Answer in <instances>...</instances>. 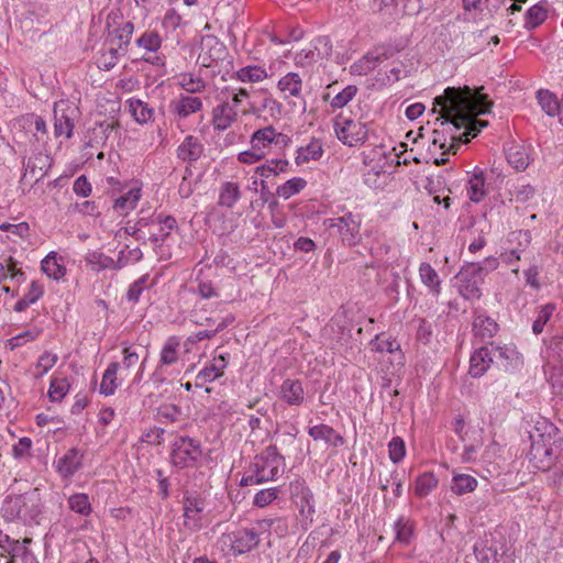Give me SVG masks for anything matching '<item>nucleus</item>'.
Masks as SVG:
<instances>
[{
  "label": "nucleus",
  "mask_w": 563,
  "mask_h": 563,
  "mask_svg": "<svg viewBox=\"0 0 563 563\" xmlns=\"http://www.w3.org/2000/svg\"><path fill=\"white\" fill-rule=\"evenodd\" d=\"M455 278L459 283V294L463 298L466 300L481 298V285L484 282V277L478 273V268L468 263L461 268Z\"/></svg>",
  "instance_id": "nucleus-8"
},
{
  "label": "nucleus",
  "mask_w": 563,
  "mask_h": 563,
  "mask_svg": "<svg viewBox=\"0 0 563 563\" xmlns=\"http://www.w3.org/2000/svg\"><path fill=\"white\" fill-rule=\"evenodd\" d=\"M433 104L434 112L437 107L440 108V117L435 119V123L440 122L441 125L450 123L455 130L465 128V142L468 141L470 135L476 136L482 128L487 125L486 121L475 118L487 113L492 107L486 95L475 91L468 86L448 87L443 95L434 98Z\"/></svg>",
  "instance_id": "nucleus-1"
},
{
  "label": "nucleus",
  "mask_w": 563,
  "mask_h": 563,
  "mask_svg": "<svg viewBox=\"0 0 563 563\" xmlns=\"http://www.w3.org/2000/svg\"><path fill=\"white\" fill-rule=\"evenodd\" d=\"M148 276L143 275L137 280H135L126 292V298L129 301L137 302L140 299L141 294L143 292L145 288V283L147 280Z\"/></svg>",
  "instance_id": "nucleus-62"
},
{
  "label": "nucleus",
  "mask_w": 563,
  "mask_h": 563,
  "mask_svg": "<svg viewBox=\"0 0 563 563\" xmlns=\"http://www.w3.org/2000/svg\"><path fill=\"white\" fill-rule=\"evenodd\" d=\"M58 361V356L52 352H44L37 360L36 368L40 369L36 376L46 374Z\"/></svg>",
  "instance_id": "nucleus-57"
},
{
  "label": "nucleus",
  "mask_w": 563,
  "mask_h": 563,
  "mask_svg": "<svg viewBox=\"0 0 563 563\" xmlns=\"http://www.w3.org/2000/svg\"><path fill=\"white\" fill-rule=\"evenodd\" d=\"M279 398L289 406H301L305 401V390L299 379L287 378L279 389Z\"/></svg>",
  "instance_id": "nucleus-16"
},
{
  "label": "nucleus",
  "mask_w": 563,
  "mask_h": 563,
  "mask_svg": "<svg viewBox=\"0 0 563 563\" xmlns=\"http://www.w3.org/2000/svg\"><path fill=\"white\" fill-rule=\"evenodd\" d=\"M43 286L35 280L32 282L27 292L15 303L14 311H24L29 306L35 303L43 296Z\"/></svg>",
  "instance_id": "nucleus-36"
},
{
  "label": "nucleus",
  "mask_w": 563,
  "mask_h": 563,
  "mask_svg": "<svg viewBox=\"0 0 563 563\" xmlns=\"http://www.w3.org/2000/svg\"><path fill=\"white\" fill-rule=\"evenodd\" d=\"M334 131L338 139L347 146L363 144L368 136L366 123L353 120L343 113L334 118Z\"/></svg>",
  "instance_id": "nucleus-5"
},
{
  "label": "nucleus",
  "mask_w": 563,
  "mask_h": 563,
  "mask_svg": "<svg viewBox=\"0 0 563 563\" xmlns=\"http://www.w3.org/2000/svg\"><path fill=\"white\" fill-rule=\"evenodd\" d=\"M468 197L474 202H479L486 195L483 173L474 174L468 180Z\"/></svg>",
  "instance_id": "nucleus-43"
},
{
  "label": "nucleus",
  "mask_w": 563,
  "mask_h": 563,
  "mask_svg": "<svg viewBox=\"0 0 563 563\" xmlns=\"http://www.w3.org/2000/svg\"><path fill=\"white\" fill-rule=\"evenodd\" d=\"M278 89L284 99L295 97L301 99L302 110H306V101L301 98L302 80L299 74L288 73L278 81Z\"/></svg>",
  "instance_id": "nucleus-17"
},
{
  "label": "nucleus",
  "mask_w": 563,
  "mask_h": 563,
  "mask_svg": "<svg viewBox=\"0 0 563 563\" xmlns=\"http://www.w3.org/2000/svg\"><path fill=\"white\" fill-rule=\"evenodd\" d=\"M202 101L199 97L192 95H180L169 104L170 111L181 119L188 118L190 114L200 111Z\"/></svg>",
  "instance_id": "nucleus-14"
},
{
  "label": "nucleus",
  "mask_w": 563,
  "mask_h": 563,
  "mask_svg": "<svg viewBox=\"0 0 563 563\" xmlns=\"http://www.w3.org/2000/svg\"><path fill=\"white\" fill-rule=\"evenodd\" d=\"M179 339L169 336L161 351V365H172L178 361Z\"/></svg>",
  "instance_id": "nucleus-39"
},
{
  "label": "nucleus",
  "mask_w": 563,
  "mask_h": 563,
  "mask_svg": "<svg viewBox=\"0 0 563 563\" xmlns=\"http://www.w3.org/2000/svg\"><path fill=\"white\" fill-rule=\"evenodd\" d=\"M202 455L199 442L189 437H179L175 440L172 451V463L179 467H188Z\"/></svg>",
  "instance_id": "nucleus-7"
},
{
  "label": "nucleus",
  "mask_w": 563,
  "mask_h": 563,
  "mask_svg": "<svg viewBox=\"0 0 563 563\" xmlns=\"http://www.w3.org/2000/svg\"><path fill=\"white\" fill-rule=\"evenodd\" d=\"M489 352L488 346H482L473 353L470 365V374L473 377H481L493 364Z\"/></svg>",
  "instance_id": "nucleus-22"
},
{
  "label": "nucleus",
  "mask_w": 563,
  "mask_h": 563,
  "mask_svg": "<svg viewBox=\"0 0 563 563\" xmlns=\"http://www.w3.org/2000/svg\"><path fill=\"white\" fill-rule=\"evenodd\" d=\"M267 76V71L257 65L242 67L235 74V77L242 82H258Z\"/></svg>",
  "instance_id": "nucleus-38"
},
{
  "label": "nucleus",
  "mask_w": 563,
  "mask_h": 563,
  "mask_svg": "<svg viewBox=\"0 0 563 563\" xmlns=\"http://www.w3.org/2000/svg\"><path fill=\"white\" fill-rule=\"evenodd\" d=\"M318 58H328L332 52V43L328 36H319L312 41Z\"/></svg>",
  "instance_id": "nucleus-60"
},
{
  "label": "nucleus",
  "mask_w": 563,
  "mask_h": 563,
  "mask_svg": "<svg viewBox=\"0 0 563 563\" xmlns=\"http://www.w3.org/2000/svg\"><path fill=\"white\" fill-rule=\"evenodd\" d=\"M398 349L399 344L395 340L382 339L380 336H376L375 342H373V350H376L378 352L393 353Z\"/></svg>",
  "instance_id": "nucleus-63"
},
{
  "label": "nucleus",
  "mask_w": 563,
  "mask_h": 563,
  "mask_svg": "<svg viewBox=\"0 0 563 563\" xmlns=\"http://www.w3.org/2000/svg\"><path fill=\"white\" fill-rule=\"evenodd\" d=\"M477 487V479L472 475L457 474L452 481V490L457 495H463L475 490Z\"/></svg>",
  "instance_id": "nucleus-41"
},
{
  "label": "nucleus",
  "mask_w": 563,
  "mask_h": 563,
  "mask_svg": "<svg viewBox=\"0 0 563 563\" xmlns=\"http://www.w3.org/2000/svg\"><path fill=\"white\" fill-rule=\"evenodd\" d=\"M290 490L291 495L296 498L300 514L311 523L316 512L314 498L311 489L303 479H296L290 483Z\"/></svg>",
  "instance_id": "nucleus-9"
},
{
  "label": "nucleus",
  "mask_w": 563,
  "mask_h": 563,
  "mask_svg": "<svg viewBox=\"0 0 563 563\" xmlns=\"http://www.w3.org/2000/svg\"><path fill=\"white\" fill-rule=\"evenodd\" d=\"M241 198V190L236 183L227 181L221 186L219 195V206L233 208Z\"/></svg>",
  "instance_id": "nucleus-32"
},
{
  "label": "nucleus",
  "mask_w": 563,
  "mask_h": 563,
  "mask_svg": "<svg viewBox=\"0 0 563 563\" xmlns=\"http://www.w3.org/2000/svg\"><path fill=\"white\" fill-rule=\"evenodd\" d=\"M234 321L233 316H228L222 318L221 321L218 322L217 327L213 330H203L199 331L190 336H188L185 341V346H187V351H189V345L196 344L205 339L213 338L218 332L224 330L231 322Z\"/></svg>",
  "instance_id": "nucleus-33"
},
{
  "label": "nucleus",
  "mask_w": 563,
  "mask_h": 563,
  "mask_svg": "<svg viewBox=\"0 0 563 563\" xmlns=\"http://www.w3.org/2000/svg\"><path fill=\"white\" fill-rule=\"evenodd\" d=\"M128 103L129 111L137 123L145 124L153 119L154 109L144 101L131 98Z\"/></svg>",
  "instance_id": "nucleus-30"
},
{
  "label": "nucleus",
  "mask_w": 563,
  "mask_h": 563,
  "mask_svg": "<svg viewBox=\"0 0 563 563\" xmlns=\"http://www.w3.org/2000/svg\"><path fill=\"white\" fill-rule=\"evenodd\" d=\"M284 466V456L279 454L276 445H268L257 454L250 464L246 474L241 478V486L258 485L274 481Z\"/></svg>",
  "instance_id": "nucleus-2"
},
{
  "label": "nucleus",
  "mask_w": 563,
  "mask_h": 563,
  "mask_svg": "<svg viewBox=\"0 0 563 563\" xmlns=\"http://www.w3.org/2000/svg\"><path fill=\"white\" fill-rule=\"evenodd\" d=\"M439 484L438 478L431 472H426L419 475L415 481V494L423 498L428 496Z\"/></svg>",
  "instance_id": "nucleus-35"
},
{
  "label": "nucleus",
  "mask_w": 563,
  "mask_h": 563,
  "mask_svg": "<svg viewBox=\"0 0 563 563\" xmlns=\"http://www.w3.org/2000/svg\"><path fill=\"white\" fill-rule=\"evenodd\" d=\"M278 487L262 489L254 496L253 503L255 506L263 508L272 504L278 497Z\"/></svg>",
  "instance_id": "nucleus-55"
},
{
  "label": "nucleus",
  "mask_w": 563,
  "mask_h": 563,
  "mask_svg": "<svg viewBox=\"0 0 563 563\" xmlns=\"http://www.w3.org/2000/svg\"><path fill=\"white\" fill-rule=\"evenodd\" d=\"M260 538L253 529H243L234 534L232 548L235 552L243 554L257 547Z\"/></svg>",
  "instance_id": "nucleus-21"
},
{
  "label": "nucleus",
  "mask_w": 563,
  "mask_h": 563,
  "mask_svg": "<svg viewBox=\"0 0 563 563\" xmlns=\"http://www.w3.org/2000/svg\"><path fill=\"white\" fill-rule=\"evenodd\" d=\"M81 466V454L77 449L68 450L57 462V471L63 477H71Z\"/></svg>",
  "instance_id": "nucleus-24"
},
{
  "label": "nucleus",
  "mask_w": 563,
  "mask_h": 563,
  "mask_svg": "<svg viewBox=\"0 0 563 563\" xmlns=\"http://www.w3.org/2000/svg\"><path fill=\"white\" fill-rule=\"evenodd\" d=\"M357 87L354 85L346 86L342 91L338 92L331 100L332 108L341 109L346 106L357 93Z\"/></svg>",
  "instance_id": "nucleus-47"
},
{
  "label": "nucleus",
  "mask_w": 563,
  "mask_h": 563,
  "mask_svg": "<svg viewBox=\"0 0 563 563\" xmlns=\"http://www.w3.org/2000/svg\"><path fill=\"white\" fill-rule=\"evenodd\" d=\"M51 167V158L45 154H37L35 157L30 158L26 165V169L32 174H35V169L38 168L41 174L40 177L46 174V170Z\"/></svg>",
  "instance_id": "nucleus-53"
},
{
  "label": "nucleus",
  "mask_w": 563,
  "mask_h": 563,
  "mask_svg": "<svg viewBox=\"0 0 563 563\" xmlns=\"http://www.w3.org/2000/svg\"><path fill=\"white\" fill-rule=\"evenodd\" d=\"M555 309L556 307L554 303H547L540 308L537 319L532 323V331L534 334L538 335L542 333L544 325L550 320Z\"/></svg>",
  "instance_id": "nucleus-46"
},
{
  "label": "nucleus",
  "mask_w": 563,
  "mask_h": 563,
  "mask_svg": "<svg viewBox=\"0 0 563 563\" xmlns=\"http://www.w3.org/2000/svg\"><path fill=\"white\" fill-rule=\"evenodd\" d=\"M180 86L188 92L187 95L200 92L206 88V82L201 77L192 74L181 75Z\"/></svg>",
  "instance_id": "nucleus-48"
},
{
  "label": "nucleus",
  "mask_w": 563,
  "mask_h": 563,
  "mask_svg": "<svg viewBox=\"0 0 563 563\" xmlns=\"http://www.w3.org/2000/svg\"><path fill=\"white\" fill-rule=\"evenodd\" d=\"M473 552L478 563H498L504 556L503 544L492 534L479 539L473 547Z\"/></svg>",
  "instance_id": "nucleus-10"
},
{
  "label": "nucleus",
  "mask_w": 563,
  "mask_h": 563,
  "mask_svg": "<svg viewBox=\"0 0 563 563\" xmlns=\"http://www.w3.org/2000/svg\"><path fill=\"white\" fill-rule=\"evenodd\" d=\"M488 350H490L489 354L493 358V363H496L498 366L507 368L515 360L518 358L517 351L512 345H495L490 343Z\"/></svg>",
  "instance_id": "nucleus-25"
},
{
  "label": "nucleus",
  "mask_w": 563,
  "mask_h": 563,
  "mask_svg": "<svg viewBox=\"0 0 563 563\" xmlns=\"http://www.w3.org/2000/svg\"><path fill=\"white\" fill-rule=\"evenodd\" d=\"M396 540L401 543H408L412 536L413 527L408 519L400 517L394 525Z\"/></svg>",
  "instance_id": "nucleus-49"
},
{
  "label": "nucleus",
  "mask_w": 563,
  "mask_h": 563,
  "mask_svg": "<svg viewBox=\"0 0 563 563\" xmlns=\"http://www.w3.org/2000/svg\"><path fill=\"white\" fill-rule=\"evenodd\" d=\"M68 506L73 511L81 516H88L92 510L89 497L87 494L84 493H77L71 495L68 498Z\"/></svg>",
  "instance_id": "nucleus-44"
},
{
  "label": "nucleus",
  "mask_w": 563,
  "mask_h": 563,
  "mask_svg": "<svg viewBox=\"0 0 563 563\" xmlns=\"http://www.w3.org/2000/svg\"><path fill=\"white\" fill-rule=\"evenodd\" d=\"M473 332L482 342L490 340L498 331V323L479 311L474 312Z\"/></svg>",
  "instance_id": "nucleus-15"
},
{
  "label": "nucleus",
  "mask_w": 563,
  "mask_h": 563,
  "mask_svg": "<svg viewBox=\"0 0 563 563\" xmlns=\"http://www.w3.org/2000/svg\"><path fill=\"white\" fill-rule=\"evenodd\" d=\"M290 143V137L277 132L272 125L258 129L251 136V148L239 154V161L253 164L264 158L274 148L283 150Z\"/></svg>",
  "instance_id": "nucleus-4"
},
{
  "label": "nucleus",
  "mask_w": 563,
  "mask_h": 563,
  "mask_svg": "<svg viewBox=\"0 0 563 563\" xmlns=\"http://www.w3.org/2000/svg\"><path fill=\"white\" fill-rule=\"evenodd\" d=\"M203 144L198 137L187 135L177 147V157L188 164L196 163L203 155Z\"/></svg>",
  "instance_id": "nucleus-13"
},
{
  "label": "nucleus",
  "mask_w": 563,
  "mask_h": 563,
  "mask_svg": "<svg viewBox=\"0 0 563 563\" xmlns=\"http://www.w3.org/2000/svg\"><path fill=\"white\" fill-rule=\"evenodd\" d=\"M156 221L159 224V230L165 238L169 235L172 230L177 228V221L172 216H157Z\"/></svg>",
  "instance_id": "nucleus-64"
},
{
  "label": "nucleus",
  "mask_w": 563,
  "mask_h": 563,
  "mask_svg": "<svg viewBox=\"0 0 563 563\" xmlns=\"http://www.w3.org/2000/svg\"><path fill=\"white\" fill-rule=\"evenodd\" d=\"M227 56V48L216 37L208 36L201 41V49L197 63L202 67H211Z\"/></svg>",
  "instance_id": "nucleus-11"
},
{
  "label": "nucleus",
  "mask_w": 563,
  "mask_h": 563,
  "mask_svg": "<svg viewBox=\"0 0 563 563\" xmlns=\"http://www.w3.org/2000/svg\"><path fill=\"white\" fill-rule=\"evenodd\" d=\"M0 549L2 550L1 555L7 553L10 556H15L20 554L21 544L18 540L12 541L9 536L2 534L0 531Z\"/></svg>",
  "instance_id": "nucleus-59"
},
{
  "label": "nucleus",
  "mask_w": 563,
  "mask_h": 563,
  "mask_svg": "<svg viewBox=\"0 0 563 563\" xmlns=\"http://www.w3.org/2000/svg\"><path fill=\"white\" fill-rule=\"evenodd\" d=\"M141 198V189L132 188L126 194L120 196L114 201V209L128 212L135 208L137 201Z\"/></svg>",
  "instance_id": "nucleus-42"
},
{
  "label": "nucleus",
  "mask_w": 563,
  "mask_h": 563,
  "mask_svg": "<svg viewBox=\"0 0 563 563\" xmlns=\"http://www.w3.org/2000/svg\"><path fill=\"white\" fill-rule=\"evenodd\" d=\"M549 16V2L541 0L530 7L525 14V29L532 31L545 22Z\"/></svg>",
  "instance_id": "nucleus-20"
},
{
  "label": "nucleus",
  "mask_w": 563,
  "mask_h": 563,
  "mask_svg": "<svg viewBox=\"0 0 563 563\" xmlns=\"http://www.w3.org/2000/svg\"><path fill=\"white\" fill-rule=\"evenodd\" d=\"M508 163L517 170H525L530 164V157L522 145H512L507 151Z\"/></svg>",
  "instance_id": "nucleus-34"
},
{
  "label": "nucleus",
  "mask_w": 563,
  "mask_h": 563,
  "mask_svg": "<svg viewBox=\"0 0 563 563\" xmlns=\"http://www.w3.org/2000/svg\"><path fill=\"white\" fill-rule=\"evenodd\" d=\"M389 459L393 463H399L406 455V445L400 437H395L388 443Z\"/></svg>",
  "instance_id": "nucleus-52"
},
{
  "label": "nucleus",
  "mask_w": 563,
  "mask_h": 563,
  "mask_svg": "<svg viewBox=\"0 0 563 563\" xmlns=\"http://www.w3.org/2000/svg\"><path fill=\"white\" fill-rule=\"evenodd\" d=\"M75 110L68 107L66 110H58L57 107L54 109V134L56 137L65 136L66 139H70L73 135V130L75 128L74 119L71 118V113Z\"/></svg>",
  "instance_id": "nucleus-18"
},
{
  "label": "nucleus",
  "mask_w": 563,
  "mask_h": 563,
  "mask_svg": "<svg viewBox=\"0 0 563 563\" xmlns=\"http://www.w3.org/2000/svg\"><path fill=\"white\" fill-rule=\"evenodd\" d=\"M309 435L314 440H323L327 443H331L333 445L342 444L343 438L335 432V430L328 424H318L309 428Z\"/></svg>",
  "instance_id": "nucleus-29"
},
{
  "label": "nucleus",
  "mask_w": 563,
  "mask_h": 563,
  "mask_svg": "<svg viewBox=\"0 0 563 563\" xmlns=\"http://www.w3.org/2000/svg\"><path fill=\"white\" fill-rule=\"evenodd\" d=\"M530 453L534 460H540L541 462L542 457H551L554 454L553 448L551 445L548 446L541 441H532Z\"/></svg>",
  "instance_id": "nucleus-61"
},
{
  "label": "nucleus",
  "mask_w": 563,
  "mask_h": 563,
  "mask_svg": "<svg viewBox=\"0 0 563 563\" xmlns=\"http://www.w3.org/2000/svg\"><path fill=\"white\" fill-rule=\"evenodd\" d=\"M161 36L155 31H147L136 41L140 47L147 49L148 52H156L161 47Z\"/></svg>",
  "instance_id": "nucleus-50"
},
{
  "label": "nucleus",
  "mask_w": 563,
  "mask_h": 563,
  "mask_svg": "<svg viewBox=\"0 0 563 563\" xmlns=\"http://www.w3.org/2000/svg\"><path fill=\"white\" fill-rule=\"evenodd\" d=\"M42 272L54 280H59L66 274V267L57 260L56 252H49L41 262Z\"/></svg>",
  "instance_id": "nucleus-28"
},
{
  "label": "nucleus",
  "mask_w": 563,
  "mask_h": 563,
  "mask_svg": "<svg viewBox=\"0 0 563 563\" xmlns=\"http://www.w3.org/2000/svg\"><path fill=\"white\" fill-rule=\"evenodd\" d=\"M221 373L219 372V368L217 366H213L212 364L206 366L202 368L196 376V386L199 387L205 383L213 382L214 379L219 378Z\"/></svg>",
  "instance_id": "nucleus-58"
},
{
  "label": "nucleus",
  "mask_w": 563,
  "mask_h": 563,
  "mask_svg": "<svg viewBox=\"0 0 563 563\" xmlns=\"http://www.w3.org/2000/svg\"><path fill=\"white\" fill-rule=\"evenodd\" d=\"M307 186L306 179L295 177L277 187L276 195L285 200L300 192Z\"/></svg>",
  "instance_id": "nucleus-40"
},
{
  "label": "nucleus",
  "mask_w": 563,
  "mask_h": 563,
  "mask_svg": "<svg viewBox=\"0 0 563 563\" xmlns=\"http://www.w3.org/2000/svg\"><path fill=\"white\" fill-rule=\"evenodd\" d=\"M362 218L360 214L346 212L341 217L327 219L324 225L329 230H335L343 244L349 246L356 245L361 240L360 229Z\"/></svg>",
  "instance_id": "nucleus-6"
},
{
  "label": "nucleus",
  "mask_w": 563,
  "mask_h": 563,
  "mask_svg": "<svg viewBox=\"0 0 563 563\" xmlns=\"http://www.w3.org/2000/svg\"><path fill=\"white\" fill-rule=\"evenodd\" d=\"M238 113L233 106L222 102L212 110V124L216 130L224 131L236 120Z\"/></svg>",
  "instance_id": "nucleus-19"
},
{
  "label": "nucleus",
  "mask_w": 563,
  "mask_h": 563,
  "mask_svg": "<svg viewBox=\"0 0 563 563\" xmlns=\"http://www.w3.org/2000/svg\"><path fill=\"white\" fill-rule=\"evenodd\" d=\"M158 417L162 422H175L181 416V410L176 405H163L158 409Z\"/></svg>",
  "instance_id": "nucleus-56"
},
{
  "label": "nucleus",
  "mask_w": 563,
  "mask_h": 563,
  "mask_svg": "<svg viewBox=\"0 0 563 563\" xmlns=\"http://www.w3.org/2000/svg\"><path fill=\"white\" fill-rule=\"evenodd\" d=\"M133 31H134V25L132 22H126L121 27L115 29L113 31L114 43H117L119 45V48H121L122 52L128 51V46L130 44Z\"/></svg>",
  "instance_id": "nucleus-45"
},
{
  "label": "nucleus",
  "mask_w": 563,
  "mask_h": 563,
  "mask_svg": "<svg viewBox=\"0 0 563 563\" xmlns=\"http://www.w3.org/2000/svg\"><path fill=\"white\" fill-rule=\"evenodd\" d=\"M537 100L541 109L550 117L559 115L562 118V102L556 96L547 89H540L537 92Z\"/></svg>",
  "instance_id": "nucleus-26"
},
{
  "label": "nucleus",
  "mask_w": 563,
  "mask_h": 563,
  "mask_svg": "<svg viewBox=\"0 0 563 563\" xmlns=\"http://www.w3.org/2000/svg\"><path fill=\"white\" fill-rule=\"evenodd\" d=\"M119 363L112 362L108 365L106 369L101 383H100V393L104 396L113 395L118 385H117V372L119 369Z\"/></svg>",
  "instance_id": "nucleus-37"
},
{
  "label": "nucleus",
  "mask_w": 563,
  "mask_h": 563,
  "mask_svg": "<svg viewBox=\"0 0 563 563\" xmlns=\"http://www.w3.org/2000/svg\"><path fill=\"white\" fill-rule=\"evenodd\" d=\"M483 446V440L479 437V439H474L473 442L466 441L464 442V450L461 455V459L464 463H471L474 462L477 457L478 451Z\"/></svg>",
  "instance_id": "nucleus-54"
},
{
  "label": "nucleus",
  "mask_w": 563,
  "mask_h": 563,
  "mask_svg": "<svg viewBox=\"0 0 563 563\" xmlns=\"http://www.w3.org/2000/svg\"><path fill=\"white\" fill-rule=\"evenodd\" d=\"M419 276L421 282L429 288L433 296L441 292V279L437 271L429 263H421L419 266Z\"/></svg>",
  "instance_id": "nucleus-27"
},
{
  "label": "nucleus",
  "mask_w": 563,
  "mask_h": 563,
  "mask_svg": "<svg viewBox=\"0 0 563 563\" xmlns=\"http://www.w3.org/2000/svg\"><path fill=\"white\" fill-rule=\"evenodd\" d=\"M123 255H124V252L121 251L119 254V260L115 262L113 258H111L108 255H104L99 252H92L86 256V262L88 265H90L93 269H97V271L107 269V268L119 269L126 264V262L122 261Z\"/></svg>",
  "instance_id": "nucleus-23"
},
{
  "label": "nucleus",
  "mask_w": 563,
  "mask_h": 563,
  "mask_svg": "<svg viewBox=\"0 0 563 563\" xmlns=\"http://www.w3.org/2000/svg\"><path fill=\"white\" fill-rule=\"evenodd\" d=\"M322 144L319 140L312 139L309 144L301 146L297 151L295 158L297 165H301L309 161H317L322 156Z\"/></svg>",
  "instance_id": "nucleus-31"
},
{
  "label": "nucleus",
  "mask_w": 563,
  "mask_h": 563,
  "mask_svg": "<svg viewBox=\"0 0 563 563\" xmlns=\"http://www.w3.org/2000/svg\"><path fill=\"white\" fill-rule=\"evenodd\" d=\"M184 525L190 530H199L201 528L200 519L198 515L205 509L203 499L197 496L186 495L184 497Z\"/></svg>",
  "instance_id": "nucleus-12"
},
{
  "label": "nucleus",
  "mask_w": 563,
  "mask_h": 563,
  "mask_svg": "<svg viewBox=\"0 0 563 563\" xmlns=\"http://www.w3.org/2000/svg\"><path fill=\"white\" fill-rule=\"evenodd\" d=\"M5 521L22 520L31 523L42 512V498L38 488H33L24 494L8 495L1 508Z\"/></svg>",
  "instance_id": "nucleus-3"
},
{
  "label": "nucleus",
  "mask_w": 563,
  "mask_h": 563,
  "mask_svg": "<svg viewBox=\"0 0 563 563\" xmlns=\"http://www.w3.org/2000/svg\"><path fill=\"white\" fill-rule=\"evenodd\" d=\"M69 389V384L65 378H54L51 382L48 397L52 401L62 400Z\"/></svg>",
  "instance_id": "nucleus-51"
}]
</instances>
